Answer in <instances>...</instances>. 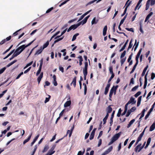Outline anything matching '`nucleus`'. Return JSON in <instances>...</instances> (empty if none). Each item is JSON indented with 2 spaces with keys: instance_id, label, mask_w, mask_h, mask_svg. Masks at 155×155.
Returning <instances> with one entry per match:
<instances>
[{
  "instance_id": "nucleus-2",
  "label": "nucleus",
  "mask_w": 155,
  "mask_h": 155,
  "mask_svg": "<svg viewBox=\"0 0 155 155\" xmlns=\"http://www.w3.org/2000/svg\"><path fill=\"white\" fill-rule=\"evenodd\" d=\"M121 134V132H120L114 135L111 138L110 141L108 144V145L109 146L111 145L115 141L117 140L120 137Z\"/></svg>"
},
{
  "instance_id": "nucleus-29",
  "label": "nucleus",
  "mask_w": 155,
  "mask_h": 155,
  "mask_svg": "<svg viewBox=\"0 0 155 155\" xmlns=\"http://www.w3.org/2000/svg\"><path fill=\"white\" fill-rule=\"evenodd\" d=\"M151 138L150 137H149L148 138V139L147 140V143L146 145V146L144 147L145 149H146L147 148V147H148V145H149L150 142L151 141Z\"/></svg>"
},
{
  "instance_id": "nucleus-50",
  "label": "nucleus",
  "mask_w": 155,
  "mask_h": 155,
  "mask_svg": "<svg viewBox=\"0 0 155 155\" xmlns=\"http://www.w3.org/2000/svg\"><path fill=\"white\" fill-rule=\"evenodd\" d=\"M141 94V92L139 91L137 92L134 95V96L135 97H137L139 95Z\"/></svg>"
},
{
  "instance_id": "nucleus-47",
  "label": "nucleus",
  "mask_w": 155,
  "mask_h": 155,
  "mask_svg": "<svg viewBox=\"0 0 155 155\" xmlns=\"http://www.w3.org/2000/svg\"><path fill=\"white\" fill-rule=\"evenodd\" d=\"M135 140H132L131 142L129 144V146L128 147V148L130 149L131 147L132 144L135 142Z\"/></svg>"
},
{
  "instance_id": "nucleus-20",
  "label": "nucleus",
  "mask_w": 155,
  "mask_h": 155,
  "mask_svg": "<svg viewBox=\"0 0 155 155\" xmlns=\"http://www.w3.org/2000/svg\"><path fill=\"white\" fill-rule=\"evenodd\" d=\"M43 49H42V46H41L40 48L36 52V53L35 54V55H38L40 54H41L42 52V51Z\"/></svg>"
},
{
  "instance_id": "nucleus-12",
  "label": "nucleus",
  "mask_w": 155,
  "mask_h": 155,
  "mask_svg": "<svg viewBox=\"0 0 155 155\" xmlns=\"http://www.w3.org/2000/svg\"><path fill=\"white\" fill-rule=\"evenodd\" d=\"M146 127H146L145 128V129H144V130H143V131L141 133V134L138 137L137 139V140L140 141L141 140L142 138L143 137V135H144V133L145 129Z\"/></svg>"
},
{
  "instance_id": "nucleus-24",
  "label": "nucleus",
  "mask_w": 155,
  "mask_h": 155,
  "mask_svg": "<svg viewBox=\"0 0 155 155\" xmlns=\"http://www.w3.org/2000/svg\"><path fill=\"white\" fill-rule=\"evenodd\" d=\"M49 148L48 145L46 144L45 145L44 149L42 150V152L44 153L46 152Z\"/></svg>"
},
{
  "instance_id": "nucleus-13",
  "label": "nucleus",
  "mask_w": 155,
  "mask_h": 155,
  "mask_svg": "<svg viewBox=\"0 0 155 155\" xmlns=\"http://www.w3.org/2000/svg\"><path fill=\"white\" fill-rule=\"evenodd\" d=\"M115 111L114 110L113 111V113L111 114L110 118V126H111L112 125L113 122V119L114 117V114H115Z\"/></svg>"
},
{
  "instance_id": "nucleus-19",
  "label": "nucleus",
  "mask_w": 155,
  "mask_h": 155,
  "mask_svg": "<svg viewBox=\"0 0 155 155\" xmlns=\"http://www.w3.org/2000/svg\"><path fill=\"white\" fill-rule=\"evenodd\" d=\"M71 104V101H67L64 104V107H65L69 106Z\"/></svg>"
},
{
  "instance_id": "nucleus-27",
  "label": "nucleus",
  "mask_w": 155,
  "mask_h": 155,
  "mask_svg": "<svg viewBox=\"0 0 155 155\" xmlns=\"http://www.w3.org/2000/svg\"><path fill=\"white\" fill-rule=\"evenodd\" d=\"M155 128V123H153L152 125L150 126L149 130L150 131H152Z\"/></svg>"
},
{
  "instance_id": "nucleus-33",
  "label": "nucleus",
  "mask_w": 155,
  "mask_h": 155,
  "mask_svg": "<svg viewBox=\"0 0 155 155\" xmlns=\"http://www.w3.org/2000/svg\"><path fill=\"white\" fill-rule=\"evenodd\" d=\"M148 66L147 65V66L146 67H145L144 68V69L143 71V72L142 73V74H141V76L142 77H143L144 75L145 72L148 68Z\"/></svg>"
},
{
  "instance_id": "nucleus-26",
  "label": "nucleus",
  "mask_w": 155,
  "mask_h": 155,
  "mask_svg": "<svg viewBox=\"0 0 155 155\" xmlns=\"http://www.w3.org/2000/svg\"><path fill=\"white\" fill-rule=\"evenodd\" d=\"M107 30V25H106L104 26V28L103 30V35L104 36L106 34V32Z\"/></svg>"
},
{
  "instance_id": "nucleus-9",
  "label": "nucleus",
  "mask_w": 155,
  "mask_h": 155,
  "mask_svg": "<svg viewBox=\"0 0 155 155\" xmlns=\"http://www.w3.org/2000/svg\"><path fill=\"white\" fill-rule=\"evenodd\" d=\"M110 83H108L105 88V90L104 94L105 95H107L108 92L109 88L110 87Z\"/></svg>"
},
{
  "instance_id": "nucleus-53",
  "label": "nucleus",
  "mask_w": 155,
  "mask_h": 155,
  "mask_svg": "<svg viewBox=\"0 0 155 155\" xmlns=\"http://www.w3.org/2000/svg\"><path fill=\"white\" fill-rule=\"evenodd\" d=\"M85 152V149H84V151L82 152L81 151H80L78 152L77 155H83Z\"/></svg>"
},
{
  "instance_id": "nucleus-43",
  "label": "nucleus",
  "mask_w": 155,
  "mask_h": 155,
  "mask_svg": "<svg viewBox=\"0 0 155 155\" xmlns=\"http://www.w3.org/2000/svg\"><path fill=\"white\" fill-rule=\"evenodd\" d=\"M122 111V110L120 108L119 109L118 113L117 114V117H120L121 114V112Z\"/></svg>"
},
{
  "instance_id": "nucleus-61",
  "label": "nucleus",
  "mask_w": 155,
  "mask_h": 155,
  "mask_svg": "<svg viewBox=\"0 0 155 155\" xmlns=\"http://www.w3.org/2000/svg\"><path fill=\"white\" fill-rule=\"evenodd\" d=\"M69 134V137H70L72 134V132L71 130H68L67 132V134Z\"/></svg>"
},
{
  "instance_id": "nucleus-63",
  "label": "nucleus",
  "mask_w": 155,
  "mask_h": 155,
  "mask_svg": "<svg viewBox=\"0 0 155 155\" xmlns=\"http://www.w3.org/2000/svg\"><path fill=\"white\" fill-rule=\"evenodd\" d=\"M155 77V74L153 73H152L151 75V78L152 80H153Z\"/></svg>"
},
{
  "instance_id": "nucleus-64",
  "label": "nucleus",
  "mask_w": 155,
  "mask_h": 155,
  "mask_svg": "<svg viewBox=\"0 0 155 155\" xmlns=\"http://www.w3.org/2000/svg\"><path fill=\"white\" fill-rule=\"evenodd\" d=\"M136 110V108L135 107H132L129 110L131 112H133L134 111Z\"/></svg>"
},
{
  "instance_id": "nucleus-46",
  "label": "nucleus",
  "mask_w": 155,
  "mask_h": 155,
  "mask_svg": "<svg viewBox=\"0 0 155 155\" xmlns=\"http://www.w3.org/2000/svg\"><path fill=\"white\" fill-rule=\"evenodd\" d=\"M139 85H137L133 87L131 89V91H135L138 87Z\"/></svg>"
},
{
  "instance_id": "nucleus-34",
  "label": "nucleus",
  "mask_w": 155,
  "mask_h": 155,
  "mask_svg": "<svg viewBox=\"0 0 155 155\" xmlns=\"http://www.w3.org/2000/svg\"><path fill=\"white\" fill-rule=\"evenodd\" d=\"M109 71L110 74H111V75H114V74L113 72V68L112 66H110L109 68Z\"/></svg>"
},
{
  "instance_id": "nucleus-60",
  "label": "nucleus",
  "mask_w": 155,
  "mask_h": 155,
  "mask_svg": "<svg viewBox=\"0 0 155 155\" xmlns=\"http://www.w3.org/2000/svg\"><path fill=\"white\" fill-rule=\"evenodd\" d=\"M21 30V29H20L18 31H16V32H15L12 35V36H15L16 35H17L18 34V32L20 30Z\"/></svg>"
},
{
  "instance_id": "nucleus-16",
  "label": "nucleus",
  "mask_w": 155,
  "mask_h": 155,
  "mask_svg": "<svg viewBox=\"0 0 155 155\" xmlns=\"http://www.w3.org/2000/svg\"><path fill=\"white\" fill-rule=\"evenodd\" d=\"M131 2H132L131 1H130V2L127 5L126 7V8L125 9V10L124 11V12L123 14H122L121 15V16H123L126 13V12L127 11V8L130 5V4L131 3Z\"/></svg>"
},
{
  "instance_id": "nucleus-44",
  "label": "nucleus",
  "mask_w": 155,
  "mask_h": 155,
  "mask_svg": "<svg viewBox=\"0 0 155 155\" xmlns=\"http://www.w3.org/2000/svg\"><path fill=\"white\" fill-rule=\"evenodd\" d=\"M147 73L145 74L144 77V84H147Z\"/></svg>"
},
{
  "instance_id": "nucleus-10",
  "label": "nucleus",
  "mask_w": 155,
  "mask_h": 155,
  "mask_svg": "<svg viewBox=\"0 0 155 155\" xmlns=\"http://www.w3.org/2000/svg\"><path fill=\"white\" fill-rule=\"evenodd\" d=\"M146 127H146L145 128V129H144V130H143V131L141 133V134L138 137L137 139V140L140 141L141 140L142 138L143 137V135H144V133L145 129Z\"/></svg>"
},
{
  "instance_id": "nucleus-14",
  "label": "nucleus",
  "mask_w": 155,
  "mask_h": 155,
  "mask_svg": "<svg viewBox=\"0 0 155 155\" xmlns=\"http://www.w3.org/2000/svg\"><path fill=\"white\" fill-rule=\"evenodd\" d=\"M136 102V101L135 100V98L132 97H131L130 98L129 101H128V103L129 104L131 103L132 104H135Z\"/></svg>"
},
{
  "instance_id": "nucleus-37",
  "label": "nucleus",
  "mask_w": 155,
  "mask_h": 155,
  "mask_svg": "<svg viewBox=\"0 0 155 155\" xmlns=\"http://www.w3.org/2000/svg\"><path fill=\"white\" fill-rule=\"evenodd\" d=\"M146 111V110L145 109H143V110L141 112V114L140 117L139 118L140 120L143 117V116H144V115L145 112Z\"/></svg>"
},
{
  "instance_id": "nucleus-40",
  "label": "nucleus",
  "mask_w": 155,
  "mask_h": 155,
  "mask_svg": "<svg viewBox=\"0 0 155 155\" xmlns=\"http://www.w3.org/2000/svg\"><path fill=\"white\" fill-rule=\"evenodd\" d=\"M17 60H15L13 61H12L9 64H8L6 66V67H8L11 66V65L14 64V63L16 62L17 61Z\"/></svg>"
},
{
  "instance_id": "nucleus-62",
  "label": "nucleus",
  "mask_w": 155,
  "mask_h": 155,
  "mask_svg": "<svg viewBox=\"0 0 155 155\" xmlns=\"http://www.w3.org/2000/svg\"><path fill=\"white\" fill-rule=\"evenodd\" d=\"M55 152V151H53L51 150L50 149L48 151V152L47 153H49V154H51V153H52V155Z\"/></svg>"
},
{
  "instance_id": "nucleus-35",
  "label": "nucleus",
  "mask_w": 155,
  "mask_h": 155,
  "mask_svg": "<svg viewBox=\"0 0 155 155\" xmlns=\"http://www.w3.org/2000/svg\"><path fill=\"white\" fill-rule=\"evenodd\" d=\"M133 40L132 39L130 42L129 44V46L128 47V49H127V51L130 48H131L133 45V44H132V42H133Z\"/></svg>"
},
{
  "instance_id": "nucleus-22",
  "label": "nucleus",
  "mask_w": 155,
  "mask_h": 155,
  "mask_svg": "<svg viewBox=\"0 0 155 155\" xmlns=\"http://www.w3.org/2000/svg\"><path fill=\"white\" fill-rule=\"evenodd\" d=\"M128 41H129V40L128 39L126 41V42L125 43V44L123 46V47H122L121 48L120 50V52H121V51H123L125 49V48L126 46V45H127V43H128Z\"/></svg>"
},
{
  "instance_id": "nucleus-36",
  "label": "nucleus",
  "mask_w": 155,
  "mask_h": 155,
  "mask_svg": "<svg viewBox=\"0 0 155 155\" xmlns=\"http://www.w3.org/2000/svg\"><path fill=\"white\" fill-rule=\"evenodd\" d=\"M137 40H135V44H134V46L135 45V47L134 48V51H135L136 50L138 46V45H139V42H138L137 43Z\"/></svg>"
},
{
  "instance_id": "nucleus-18",
  "label": "nucleus",
  "mask_w": 155,
  "mask_h": 155,
  "mask_svg": "<svg viewBox=\"0 0 155 155\" xmlns=\"http://www.w3.org/2000/svg\"><path fill=\"white\" fill-rule=\"evenodd\" d=\"M32 135V133H31L29 136L28 138L25 139L23 142V144H25V143L28 142L30 139L31 136Z\"/></svg>"
},
{
  "instance_id": "nucleus-28",
  "label": "nucleus",
  "mask_w": 155,
  "mask_h": 155,
  "mask_svg": "<svg viewBox=\"0 0 155 155\" xmlns=\"http://www.w3.org/2000/svg\"><path fill=\"white\" fill-rule=\"evenodd\" d=\"M135 121V119H133L131 120L129 123L127 127V128H129L130 127L131 125Z\"/></svg>"
},
{
  "instance_id": "nucleus-25",
  "label": "nucleus",
  "mask_w": 155,
  "mask_h": 155,
  "mask_svg": "<svg viewBox=\"0 0 155 155\" xmlns=\"http://www.w3.org/2000/svg\"><path fill=\"white\" fill-rule=\"evenodd\" d=\"M98 21V20L97 19L96 20V17H94L93 18V20H92V21H91V24L92 25L94 24H96L97 23Z\"/></svg>"
},
{
  "instance_id": "nucleus-21",
  "label": "nucleus",
  "mask_w": 155,
  "mask_h": 155,
  "mask_svg": "<svg viewBox=\"0 0 155 155\" xmlns=\"http://www.w3.org/2000/svg\"><path fill=\"white\" fill-rule=\"evenodd\" d=\"M85 67L84 68L83 70V71L87 72V68H88V62L86 61L84 63Z\"/></svg>"
},
{
  "instance_id": "nucleus-56",
  "label": "nucleus",
  "mask_w": 155,
  "mask_h": 155,
  "mask_svg": "<svg viewBox=\"0 0 155 155\" xmlns=\"http://www.w3.org/2000/svg\"><path fill=\"white\" fill-rule=\"evenodd\" d=\"M54 9L53 7H52L48 9L46 12V13H48L51 12L52 10H53Z\"/></svg>"
},
{
  "instance_id": "nucleus-8",
  "label": "nucleus",
  "mask_w": 155,
  "mask_h": 155,
  "mask_svg": "<svg viewBox=\"0 0 155 155\" xmlns=\"http://www.w3.org/2000/svg\"><path fill=\"white\" fill-rule=\"evenodd\" d=\"M90 16V15H88L87 17H85L83 20L79 22V23H80V25L81 24H82V25L85 24L87 22L88 19L89 18Z\"/></svg>"
},
{
  "instance_id": "nucleus-11",
  "label": "nucleus",
  "mask_w": 155,
  "mask_h": 155,
  "mask_svg": "<svg viewBox=\"0 0 155 155\" xmlns=\"http://www.w3.org/2000/svg\"><path fill=\"white\" fill-rule=\"evenodd\" d=\"M146 127H146L145 128V129H144V130H143V131L141 133V134L138 137L137 139V140L140 141L141 140L142 138L143 137V135H144V133L145 129Z\"/></svg>"
},
{
  "instance_id": "nucleus-45",
  "label": "nucleus",
  "mask_w": 155,
  "mask_h": 155,
  "mask_svg": "<svg viewBox=\"0 0 155 155\" xmlns=\"http://www.w3.org/2000/svg\"><path fill=\"white\" fill-rule=\"evenodd\" d=\"M48 96H49V97H46L45 98V100L44 101L45 103H46L47 102H48L49 101V100L51 97V96L49 95H48Z\"/></svg>"
},
{
  "instance_id": "nucleus-38",
  "label": "nucleus",
  "mask_w": 155,
  "mask_h": 155,
  "mask_svg": "<svg viewBox=\"0 0 155 155\" xmlns=\"http://www.w3.org/2000/svg\"><path fill=\"white\" fill-rule=\"evenodd\" d=\"M79 35V34L78 33H77L74 35L73 37V38L72 39V41H74L76 38Z\"/></svg>"
},
{
  "instance_id": "nucleus-31",
  "label": "nucleus",
  "mask_w": 155,
  "mask_h": 155,
  "mask_svg": "<svg viewBox=\"0 0 155 155\" xmlns=\"http://www.w3.org/2000/svg\"><path fill=\"white\" fill-rule=\"evenodd\" d=\"M49 44V42L48 41H47L44 44L43 46V47L42 46V49H44V48H46L48 47Z\"/></svg>"
},
{
  "instance_id": "nucleus-41",
  "label": "nucleus",
  "mask_w": 155,
  "mask_h": 155,
  "mask_svg": "<svg viewBox=\"0 0 155 155\" xmlns=\"http://www.w3.org/2000/svg\"><path fill=\"white\" fill-rule=\"evenodd\" d=\"M137 64H137V63H135V65L133 67V68L132 70H131V71L130 72V74L134 72V71L135 70V68H136V67L137 66Z\"/></svg>"
},
{
  "instance_id": "nucleus-49",
  "label": "nucleus",
  "mask_w": 155,
  "mask_h": 155,
  "mask_svg": "<svg viewBox=\"0 0 155 155\" xmlns=\"http://www.w3.org/2000/svg\"><path fill=\"white\" fill-rule=\"evenodd\" d=\"M6 67H5L0 69V74H2L6 70Z\"/></svg>"
},
{
  "instance_id": "nucleus-58",
  "label": "nucleus",
  "mask_w": 155,
  "mask_h": 155,
  "mask_svg": "<svg viewBox=\"0 0 155 155\" xmlns=\"http://www.w3.org/2000/svg\"><path fill=\"white\" fill-rule=\"evenodd\" d=\"M134 79L133 78H132L130 80L129 85H130L131 84H134Z\"/></svg>"
},
{
  "instance_id": "nucleus-51",
  "label": "nucleus",
  "mask_w": 155,
  "mask_h": 155,
  "mask_svg": "<svg viewBox=\"0 0 155 155\" xmlns=\"http://www.w3.org/2000/svg\"><path fill=\"white\" fill-rule=\"evenodd\" d=\"M84 75V79L85 80L86 79V76L87 74V72L83 71Z\"/></svg>"
},
{
  "instance_id": "nucleus-59",
  "label": "nucleus",
  "mask_w": 155,
  "mask_h": 155,
  "mask_svg": "<svg viewBox=\"0 0 155 155\" xmlns=\"http://www.w3.org/2000/svg\"><path fill=\"white\" fill-rule=\"evenodd\" d=\"M23 74V72H21L20 74H19L18 76L16 78V79H19L21 76Z\"/></svg>"
},
{
  "instance_id": "nucleus-32",
  "label": "nucleus",
  "mask_w": 155,
  "mask_h": 155,
  "mask_svg": "<svg viewBox=\"0 0 155 155\" xmlns=\"http://www.w3.org/2000/svg\"><path fill=\"white\" fill-rule=\"evenodd\" d=\"M109 116V114H107L105 117L103 119V124H105L107 121V119L108 117Z\"/></svg>"
},
{
  "instance_id": "nucleus-57",
  "label": "nucleus",
  "mask_w": 155,
  "mask_h": 155,
  "mask_svg": "<svg viewBox=\"0 0 155 155\" xmlns=\"http://www.w3.org/2000/svg\"><path fill=\"white\" fill-rule=\"evenodd\" d=\"M96 1H97V0H93L92 1H91V2H89L87 4V5H86V6H87L88 5H90L91 4L94 3Z\"/></svg>"
},
{
  "instance_id": "nucleus-48",
  "label": "nucleus",
  "mask_w": 155,
  "mask_h": 155,
  "mask_svg": "<svg viewBox=\"0 0 155 155\" xmlns=\"http://www.w3.org/2000/svg\"><path fill=\"white\" fill-rule=\"evenodd\" d=\"M126 54V51H124L121 54V56L120 57V58H123L125 55Z\"/></svg>"
},
{
  "instance_id": "nucleus-5",
  "label": "nucleus",
  "mask_w": 155,
  "mask_h": 155,
  "mask_svg": "<svg viewBox=\"0 0 155 155\" xmlns=\"http://www.w3.org/2000/svg\"><path fill=\"white\" fill-rule=\"evenodd\" d=\"M80 25V23H78L77 24H74L71 25L67 30V32H68L70 31L72 29L74 30L76 29Z\"/></svg>"
},
{
  "instance_id": "nucleus-15",
  "label": "nucleus",
  "mask_w": 155,
  "mask_h": 155,
  "mask_svg": "<svg viewBox=\"0 0 155 155\" xmlns=\"http://www.w3.org/2000/svg\"><path fill=\"white\" fill-rule=\"evenodd\" d=\"M43 72H41V73L40 75L39 76V77H38V78H37V81H38V84H39V83L41 81V79L43 77Z\"/></svg>"
},
{
  "instance_id": "nucleus-17",
  "label": "nucleus",
  "mask_w": 155,
  "mask_h": 155,
  "mask_svg": "<svg viewBox=\"0 0 155 155\" xmlns=\"http://www.w3.org/2000/svg\"><path fill=\"white\" fill-rule=\"evenodd\" d=\"M113 106L112 105H110L108 106L107 107V114H109L111 112L112 110V108L111 107V106Z\"/></svg>"
},
{
  "instance_id": "nucleus-30",
  "label": "nucleus",
  "mask_w": 155,
  "mask_h": 155,
  "mask_svg": "<svg viewBox=\"0 0 155 155\" xmlns=\"http://www.w3.org/2000/svg\"><path fill=\"white\" fill-rule=\"evenodd\" d=\"M142 96H140L138 98L137 102V106H139L140 104L141 101V100Z\"/></svg>"
},
{
  "instance_id": "nucleus-54",
  "label": "nucleus",
  "mask_w": 155,
  "mask_h": 155,
  "mask_svg": "<svg viewBox=\"0 0 155 155\" xmlns=\"http://www.w3.org/2000/svg\"><path fill=\"white\" fill-rule=\"evenodd\" d=\"M133 55V53H131V54L130 55V56L127 59V62H129L130 61L132 57V56Z\"/></svg>"
},
{
  "instance_id": "nucleus-39",
  "label": "nucleus",
  "mask_w": 155,
  "mask_h": 155,
  "mask_svg": "<svg viewBox=\"0 0 155 155\" xmlns=\"http://www.w3.org/2000/svg\"><path fill=\"white\" fill-rule=\"evenodd\" d=\"M76 77H74L73 79V81L72 82V83L73 84L74 87H75L76 85Z\"/></svg>"
},
{
  "instance_id": "nucleus-23",
  "label": "nucleus",
  "mask_w": 155,
  "mask_h": 155,
  "mask_svg": "<svg viewBox=\"0 0 155 155\" xmlns=\"http://www.w3.org/2000/svg\"><path fill=\"white\" fill-rule=\"evenodd\" d=\"M153 14V12H150L149 14H148L147 15V16L145 20L144 21L145 22H147L149 19L150 17Z\"/></svg>"
},
{
  "instance_id": "nucleus-52",
  "label": "nucleus",
  "mask_w": 155,
  "mask_h": 155,
  "mask_svg": "<svg viewBox=\"0 0 155 155\" xmlns=\"http://www.w3.org/2000/svg\"><path fill=\"white\" fill-rule=\"evenodd\" d=\"M125 29L128 31H131L133 32H134V29L133 28H126Z\"/></svg>"
},
{
  "instance_id": "nucleus-6",
  "label": "nucleus",
  "mask_w": 155,
  "mask_h": 155,
  "mask_svg": "<svg viewBox=\"0 0 155 155\" xmlns=\"http://www.w3.org/2000/svg\"><path fill=\"white\" fill-rule=\"evenodd\" d=\"M39 62H40V66L39 69L36 73V76H38L40 74L41 71L43 63V58H41V59L39 61Z\"/></svg>"
},
{
  "instance_id": "nucleus-7",
  "label": "nucleus",
  "mask_w": 155,
  "mask_h": 155,
  "mask_svg": "<svg viewBox=\"0 0 155 155\" xmlns=\"http://www.w3.org/2000/svg\"><path fill=\"white\" fill-rule=\"evenodd\" d=\"M112 149L113 147L110 146L107 150H106L103 153H102L101 155H105L108 154L112 151Z\"/></svg>"
},
{
  "instance_id": "nucleus-1",
  "label": "nucleus",
  "mask_w": 155,
  "mask_h": 155,
  "mask_svg": "<svg viewBox=\"0 0 155 155\" xmlns=\"http://www.w3.org/2000/svg\"><path fill=\"white\" fill-rule=\"evenodd\" d=\"M35 40V39L29 43L27 45H22L18 47L15 50L14 53L13 54L11 58H10L9 60L10 61L12 60L15 57H17L19 55L25 48L30 45Z\"/></svg>"
},
{
  "instance_id": "nucleus-3",
  "label": "nucleus",
  "mask_w": 155,
  "mask_h": 155,
  "mask_svg": "<svg viewBox=\"0 0 155 155\" xmlns=\"http://www.w3.org/2000/svg\"><path fill=\"white\" fill-rule=\"evenodd\" d=\"M118 87V85H116V86H114L111 88L110 89V93H109V100H111V98L112 97V96L113 93L114 91H116Z\"/></svg>"
},
{
  "instance_id": "nucleus-42",
  "label": "nucleus",
  "mask_w": 155,
  "mask_h": 155,
  "mask_svg": "<svg viewBox=\"0 0 155 155\" xmlns=\"http://www.w3.org/2000/svg\"><path fill=\"white\" fill-rule=\"evenodd\" d=\"M94 135H95L94 133L91 132V134H90V138H89L90 140H92L93 139V138L94 137Z\"/></svg>"
},
{
  "instance_id": "nucleus-4",
  "label": "nucleus",
  "mask_w": 155,
  "mask_h": 155,
  "mask_svg": "<svg viewBox=\"0 0 155 155\" xmlns=\"http://www.w3.org/2000/svg\"><path fill=\"white\" fill-rule=\"evenodd\" d=\"M146 142H145L142 146H141V144L139 143L138 145H137L136 147L135 148V151L136 152H139L140 150L144 147L145 145Z\"/></svg>"
},
{
  "instance_id": "nucleus-55",
  "label": "nucleus",
  "mask_w": 155,
  "mask_h": 155,
  "mask_svg": "<svg viewBox=\"0 0 155 155\" xmlns=\"http://www.w3.org/2000/svg\"><path fill=\"white\" fill-rule=\"evenodd\" d=\"M140 31L141 33L143 34V31L142 29V24L141 23L140 24Z\"/></svg>"
}]
</instances>
